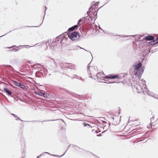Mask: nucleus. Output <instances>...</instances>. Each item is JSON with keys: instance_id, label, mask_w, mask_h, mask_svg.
Instances as JSON below:
<instances>
[{"instance_id": "nucleus-1", "label": "nucleus", "mask_w": 158, "mask_h": 158, "mask_svg": "<svg viewBox=\"0 0 158 158\" xmlns=\"http://www.w3.org/2000/svg\"><path fill=\"white\" fill-rule=\"evenodd\" d=\"M144 68L145 67L142 66L141 62L139 60L138 62H135L133 63L132 66L130 69V71L132 73H134L135 76L140 80L142 75L144 72Z\"/></svg>"}, {"instance_id": "nucleus-2", "label": "nucleus", "mask_w": 158, "mask_h": 158, "mask_svg": "<svg viewBox=\"0 0 158 158\" xmlns=\"http://www.w3.org/2000/svg\"><path fill=\"white\" fill-rule=\"evenodd\" d=\"M143 40L146 41H151L150 42L147 43V45L150 47L151 46L155 45L158 44V38L155 39L153 35H150L148 34L147 35L145 36L143 38Z\"/></svg>"}, {"instance_id": "nucleus-3", "label": "nucleus", "mask_w": 158, "mask_h": 158, "mask_svg": "<svg viewBox=\"0 0 158 158\" xmlns=\"http://www.w3.org/2000/svg\"><path fill=\"white\" fill-rule=\"evenodd\" d=\"M52 61L53 64L51 65L50 69L52 70L54 72H57L59 70H60L61 69H63V66L64 65V64L56 62L53 60H52Z\"/></svg>"}, {"instance_id": "nucleus-4", "label": "nucleus", "mask_w": 158, "mask_h": 158, "mask_svg": "<svg viewBox=\"0 0 158 158\" xmlns=\"http://www.w3.org/2000/svg\"><path fill=\"white\" fill-rule=\"evenodd\" d=\"M0 69L4 74H6L11 70L13 71L14 68L10 65H0Z\"/></svg>"}, {"instance_id": "nucleus-5", "label": "nucleus", "mask_w": 158, "mask_h": 158, "mask_svg": "<svg viewBox=\"0 0 158 158\" xmlns=\"http://www.w3.org/2000/svg\"><path fill=\"white\" fill-rule=\"evenodd\" d=\"M67 35L69 38L73 41L78 40L79 36H77V31H75L72 33H68Z\"/></svg>"}, {"instance_id": "nucleus-6", "label": "nucleus", "mask_w": 158, "mask_h": 158, "mask_svg": "<svg viewBox=\"0 0 158 158\" xmlns=\"http://www.w3.org/2000/svg\"><path fill=\"white\" fill-rule=\"evenodd\" d=\"M20 144L21 146L22 150L23 149V152L22 153V158H24V157L25 156V153L26 152L25 151L24 148L26 147V145L24 140L23 139L20 140Z\"/></svg>"}, {"instance_id": "nucleus-7", "label": "nucleus", "mask_w": 158, "mask_h": 158, "mask_svg": "<svg viewBox=\"0 0 158 158\" xmlns=\"http://www.w3.org/2000/svg\"><path fill=\"white\" fill-rule=\"evenodd\" d=\"M45 73L44 69H39L36 72L35 76L37 77H40L44 76V73Z\"/></svg>"}, {"instance_id": "nucleus-8", "label": "nucleus", "mask_w": 158, "mask_h": 158, "mask_svg": "<svg viewBox=\"0 0 158 158\" xmlns=\"http://www.w3.org/2000/svg\"><path fill=\"white\" fill-rule=\"evenodd\" d=\"M120 77L119 75H116L110 74L108 76H106L105 79H107L108 80L113 79H119Z\"/></svg>"}, {"instance_id": "nucleus-9", "label": "nucleus", "mask_w": 158, "mask_h": 158, "mask_svg": "<svg viewBox=\"0 0 158 158\" xmlns=\"http://www.w3.org/2000/svg\"><path fill=\"white\" fill-rule=\"evenodd\" d=\"M91 6L90 7H92L91 10V11H93L92 13H91V15H93L94 16V17H95V16L96 15H95V11H94L98 8V5H96V3H94L93 5L92 3L91 4Z\"/></svg>"}, {"instance_id": "nucleus-10", "label": "nucleus", "mask_w": 158, "mask_h": 158, "mask_svg": "<svg viewBox=\"0 0 158 158\" xmlns=\"http://www.w3.org/2000/svg\"><path fill=\"white\" fill-rule=\"evenodd\" d=\"M46 94L48 98H54L56 97V94L52 92L46 93Z\"/></svg>"}, {"instance_id": "nucleus-11", "label": "nucleus", "mask_w": 158, "mask_h": 158, "mask_svg": "<svg viewBox=\"0 0 158 158\" xmlns=\"http://www.w3.org/2000/svg\"><path fill=\"white\" fill-rule=\"evenodd\" d=\"M91 7H90L89 8V10L87 12V16L85 17L86 18H87L89 16V17L88 19V20L90 21H93V18L90 15V13L92 12V11L91 10Z\"/></svg>"}, {"instance_id": "nucleus-12", "label": "nucleus", "mask_w": 158, "mask_h": 158, "mask_svg": "<svg viewBox=\"0 0 158 158\" xmlns=\"http://www.w3.org/2000/svg\"><path fill=\"white\" fill-rule=\"evenodd\" d=\"M4 91L6 92L8 95H10L11 97L14 98V95L13 94L12 92H11L6 87H4L3 88Z\"/></svg>"}, {"instance_id": "nucleus-13", "label": "nucleus", "mask_w": 158, "mask_h": 158, "mask_svg": "<svg viewBox=\"0 0 158 158\" xmlns=\"http://www.w3.org/2000/svg\"><path fill=\"white\" fill-rule=\"evenodd\" d=\"M35 94L37 95H38L40 96H42L45 98H46V93H43L39 91H35Z\"/></svg>"}, {"instance_id": "nucleus-14", "label": "nucleus", "mask_w": 158, "mask_h": 158, "mask_svg": "<svg viewBox=\"0 0 158 158\" xmlns=\"http://www.w3.org/2000/svg\"><path fill=\"white\" fill-rule=\"evenodd\" d=\"M62 34L57 36L55 39H54L53 40V42H54L55 44V45H56L57 44L59 43V42L60 40V37L62 35Z\"/></svg>"}, {"instance_id": "nucleus-15", "label": "nucleus", "mask_w": 158, "mask_h": 158, "mask_svg": "<svg viewBox=\"0 0 158 158\" xmlns=\"http://www.w3.org/2000/svg\"><path fill=\"white\" fill-rule=\"evenodd\" d=\"M157 44L153 46L152 47V46H151V48H152L150 49V52L151 53H152L153 52H156L157 50H158V48H155V47H156V45Z\"/></svg>"}, {"instance_id": "nucleus-16", "label": "nucleus", "mask_w": 158, "mask_h": 158, "mask_svg": "<svg viewBox=\"0 0 158 158\" xmlns=\"http://www.w3.org/2000/svg\"><path fill=\"white\" fill-rule=\"evenodd\" d=\"M86 19V17H83L82 18L80 19L77 22L78 25L81 26V24L80 23L81 22H82L83 23H85V21H83V19Z\"/></svg>"}, {"instance_id": "nucleus-17", "label": "nucleus", "mask_w": 158, "mask_h": 158, "mask_svg": "<svg viewBox=\"0 0 158 158\" xmlns=\"http://www.w3.org/2000/svg\"><path fill=\"white\" fill-rule=\"evenodd\" d=\"M78 47H79V45H76V46H73L71 45L69 48V49L70 50H78Z\"/></svg>"}, {"instance_id": "nucleus-18", "label": "nucleus", "mask_w": 158, "mask_h": 158, "mask_svg": "<svg viewBox=\"0 0 158 158\" xmlns=\"http://www.w3.org/2000/svg\"><path fill=\"white\" fill-rule=\"evenodd\" d=\"M65 64H68L69 65H68L67 67L68 68L71 69H74V65L72 64L69 63H64Z\"/></svg>"}, {"instance_id": "nucleus-19", "label": "nucleus", "mask_w": 158, "mask_h": 158, "mask_svg": "<svg viewBox=\"0 0 158 158\" xmlns=\"http://www.w3.org/2000/svg\"><path fill=\"white\" fill-rule=\"evenodd\" d=\"M18 87L24 90H25L27 89L25 85L21 83H20Z\"/></svg>"}, {"instance_id": "nucleus-20", "label": "nucleus", "mask_w": 158, "mask_h": 158, "mask_svg": "<svg viewBox=\"0 0 158 158\" xmlns=\"http://www.w3.org/2000/svg\"><path fill=\"white\" fill-rule=\"evenodd\" d=\"M16 118H17L16 119V120H19L21 121H25V122H40V121H38V120L24 121H23V120L21 119L19 117H18L17 116V117H16Z\"/></svg>"}, {"instance_id": "nucleus-21", "label": "nucleus", "mask_w": 158, "mask_h": 158, "mask_svg": "<svg viewBox=\"0 0 158 158\" xmlns=\"http://www.w3.org/2000/svg\"><path fill=\"white\" fill-rule=\"evenodd\" d=\"M99 74H101V73H100L99 72H98L96 75V77L98 81V82H102L101 80L103 79H101L99 77Z\"/></svg>"}, {"instance_id": "nucleus-22", "label": "nucleus", "mask_w": 158, "mask_h": 158, "mask_svg": "<svg viewBox=\"0 0 158 158\" xmlns=\"http://www.w3.org/2000/svg\"><path fill=\"white\" fill-rule=\"evenodd\" d=\"M77 96H78V97L77 98L80 99V100H82L85 98V96L82 94V95H79V94H77Z\"/></svg>"}, {"instance_id": "nucleus-23", "label": "nucleus", "mask_w": 158, "mask_h": 158, "mask_svg": "<svg viewBox=\"0 0 158 158\" xmlns=\"http://www.w3.org/2000/svg\"><path fill=\"white\" fill-rule=\"evenodd\" d=\"M66 137L65 135L64 134L63 135H62L61 137L60 138V139L62 141H64V140L66 141Z\"/></svg>"}, {"instance_id": "nucleus-24", "label": "nucleus", "mask_w": 158, "mask_h": 158, "mask_svg": "<svg viewBox=\"0 0 158 158\" xmlns=\"http://www.w3.org/2000/svg\"><path fill=\"white\" fill-rule=\"evenodd\" d=\"M41 65L39 64H35L34 66V69L36 70H38L39 69H40L39 68L40 66H41Z\"/></svg>"}, {"instance_id": "nucleus-25", "label": "nucleus", "mask_w": 158, "mask_h": 158, "mask_svg": "<svg viewBox=\"0 0 158 158\" xmlns=\"http://www.w3.org/2000/svg\"><path fill=\"white\" fill-rule=\"evenodd\" d=\"M55 44L54 42H52V43H51V44H50L49 45V48H50L52 49V50H54V46L55 45Z\"/></svg>"}, {"instance_id": "nucleus-26", "label": "nucleus", "mask_w": 158, "mask_h": 158, "mask_svg": "<svg viewBox=\"0 0 158 158\" xmlns=\"http://www.w3.org/2000/svg\"><path fill=\"white\" fill-rule=\"evenodd\" d=\"M48 154L49 155H51L49 153L47 152H45L43 153L42 154H40L39 156H38L36 158H40L42 156H44L46 154Z\"/></svg>"}, {"instance_id": "nucleus-27", "label": "nucleus", "mask_w": 158, "mask_h": 158, "mask_svg": "<svg viewBox=\"0 0 158 158\" xmlns=\"http://www.w3.org/2000/svg\"><path fill=\"white\" fill-rule=\"evenodd\" d=\"M11 81L14 83V85L15 86H17L18 87H19V84H20L19 82H17V81H15L14 80H12Z\"/></svg>"}, {"instance_id": "nucleus-28", "label": "nucleus", "mask_w": 158, "mask_h": 158, "mask_svg": "<svg viewBox=\"0 0 158 158\" xmlns=\"http://www.w3.org/2000/svg\"><path fill=\"white\" fill-rule=\"evenodd\" d=\"M11 81L14 83V85L15 86H17L18 87H19V84H20L19 82H17V81H15L14 80H12Z\"/></svg>"}, {"instance_id": "nucleus-29", "label": "nucleus", "mask_w": 158, "mask_h": 158, "mask_svg": "<svg viewBox=\"0 0 158 158\" xmlns=\"http://www.w3.org/2000/svg\"><path fill=\"white\" fill-rule=\"evenodd\" d=\"M42 23H43V22L39 26H23V27L22 28H19V29H22V28H25V27H40L42 25Z\"/></svg>"}, {"instance_id": "nucleus-30", "label": "nucleus", "mask_w": 158, "mask_h": 158, "mask_svg": "<svg viewBox=\"0 0 158 158\" xmlns=\"http://www.w3.org/2000/svg\"><path fill=\"white\" fill-rule=\"evenodd\" d=\"M103 6H101L100 7H99V8L97 10H96L95 11V12H96V15L95 16V17H94V21H95V19L97 18V13H98V10L100 9V8H101Z\"/></svg>"}, {"instance_id": "nucleus-31", "label": "nucleus", "mask_w": 158, "mask_h": 158, "mask_svg": "<svg viewBox=\"0 0 158 158\" xmlns=\"http://www.w3.org/2000/svg\"><path fill=\"white\" fill-rule=\"evenodd\" d=\"M149 135V132L148 131H147L143 135V136H144V138H145V139L146 138H147L148 137Z\"/></svg>"}, {"instance_id": "nucleus-32", "label": "nucleus", "mask_w": 158, "mask_h": 158, "mask_svg": "<svg viewBox=\"0 0 158 158\" xmlns=\"http://www.w3.org/2000/svg\"><path fill=\"white\" fill-rule=\"evenodd\" d=\"M137 36V35H123V37H129L128 38V39H130V37L131 36H132L133 37V38H135V37Z\"/></svg>"}, {"instance_id": "nucleus-33", "label": "nucleus", "mask_w": 158, "mask_h": 158, "mask_svg": "<svg viewBox=\"0 0 158 158\" xmlns=\"http://www.w3.org/2000/svg\"><path fill=\"white\" fill-rule=\"evenodd\" d=\"M145 139V138L144 136H142L141 137L138 138L137 139L138 142H140L143 140Z\"/></svg>"}, {"instance_id": "nucleus-34", "label": "nucleus", "mask_w": 158, "mask_h": 158, "mask_svg": "<svg viewBox=\"0 0 158 158\" xmlns=\"http://www.w3.org/2000/svg\"><path fill=\"white\" fill-rule=\"evenodd\" d=\"M145 85V86H144V88H145V89H146V90L147 91V94L148 95L151 96V95L149 94V93H150V91H149V90L148 89V88L147 87V86L145 84V85Z\"/></svg>"}, {"instance_id": "nucleus-35", "label": "nucleus", "mask_w": 158, "mask_h": 158, "mask_svg": "<svg viewBox=\"0 0 158 158\" xmlns=\"http://www.w3.org/2000/svg\"><path fill=\"white\" fill-rule=\"evenodd\" d=\"M140 129V128L137 127L133 130L132 131L133 133H136L137 131Z\"/></svg>"}, {"instance_id": "nucleus-36", "label": "nucleus", "mask_w": 158, "mask_h": 158, "mask_svg": "<svg viewBox=\"0 0 158 158\" xmlns=\"http://www.w3.org/2000/svg\"><path fill=\"white\" fill-rule=\"evenodd\" d=\"M65 153V152H64L63 154H62V155H54V154H52V155L51 154L50 155H52V156H55V157H60L62 156L63 155H64Z\"/></svg>"}, {"instance_id": "nucleus-37", "label": "nucleus", "mask_w": 158, "mask_h": 158, "mask_svg": "<svg viewBox=\"0 0 158 158\" xmlns=\"http://www.w3.org/2000/svg\"><path fill=\"white\" fill-rule=\"evenodd\" d=\"M83 125L84 127L88 126L89 127H91L90 126V124L85 122L83 123Z\"/></svg>"}, {"instance_id": "nucleus-38", "label": "nucleus", "mask_w": 158, "mask_h": 158, "mask_svg": "<svg viewBox=\"0 0 158 158\" xmlns=\"http://www.w3.org/2000/svg\"><path fill=\"white\" fill-rule=\"evenodd\" d=\"M103 80L106 81V82H103L104 83L108 84L112 83V82H111L112 81H109V80H106L105 79H103Z\"/></svg>"}, {"instance_id": "nucleus-39", "label": "nucleus", "mask_w": 158, "mask_h": 158, "mask_svg": "<svg viewBox=\"0 0 158 158\" xmlns=\"http://www.w3.org/2000/svg\"><path fill=\"white\" fill-rule=\"evenodd\" d=\"M18 48L17 47H13L12 51L16 52L18 51L20 48Z\"/></svg>"}, {"instance_id": "nucleus-40", "label": "nucleus", "mask_w": 158, "mask_h": 158, "mask_svg": "<svg viewBox=\"0 0 158 158\" xmlns=\"http://www.w3.org/2000/svg\"><path fill=\"white\" fill-rule=\"evenodd\" d=\"M36 44L35 45H34L33 46H29V45H26V46H24V45H23V46H22V47H24V46H25V47L27 48H30V47H34V46H35V45H37V44Z\"/></svg>"}, {"instance_id": "nucleus-41", "label": "nucleus", "mask_w": 158, "mask_h": 158, "mask_svg": "<svg viewBox=\"0 0 158 158\" xmlns=\"http://www.w3.org/2000/svg\"><path fill=\"white\" fill-rule=\"evenodd\" d=\"M74 29L73 28V27H72L69 28L68 30V31H73L74 30Z\"/></svg>"}, {"instance_id": "nucleus-42", "label": "nucleus", "mask_w": 158, "mask_h": 158, "mask_svg": "<svg viewBox=\"0 0 158 158\" xmlns=\"http://www.w3.org/2000/svg\"><path fill=\"white\" fill-rule=\"evenodd\" d=\"M21 46H22V45H20L19 46H18L17 47L15 45H13V46H12L11 47H8V48H13V47L19 48V47H21Z\"/></svg>"}, {"instance_id": "nucleus-43", "label": "nucleus", "mask_w": 158, "mask_h": 158, "mask_svg": "<svg viewBox=\"0 0 158 158\" xmlns=\"http://www.w3.org/2000/svg\"><path fill=\"white\" fill-rule=\"evenodd\" d=\"M90 54L92 56V60H91V61L88 64V65H87V68H90V64L91 62L92 61V60H93V56H92V54H91V52H90Z\"/></svg>"}, {"instance_id": "nucleus-44", "label": "nucleus", "mask_w": 158, "mask_h": 158, "mask_svg": "<svg viewBox=\"0 0 158 158\" xmlns=\"http://www.w3.org/2000/svg\"><path fill=\"white\" fill-rule=\"evenodd\" d=\"M108 34H111L112 35H115V36H123V35H116L114 33H109L108 32L106 33Z\"/></svg>"}, {"instance_id": "nucleus-45", "label": "nucleus", "mask_w": 158, "mask_h": 158, "mask_svg": "<svg viewBox=\"0 0 158 158\" xmlns=\"http://www.w3.org/2000/svg\"><path fill=\"white\" fill-rule=\"evenodd\" d=\"M17 29H18V28H17V29H14V30H12V31H10L9 32H7V33H6V34H5V35H2V36H0V37H3V36H5V35H6V34H8V33H10V32H11L12 31H14V30H17Z\"/></svg>"}, {"instance_id": "nucleus-46", "label": "nucleus", "mask_w": 158, "mask_h": 158, "mask_svg": "<svg viewBox=\"0 0 158 158\" xmlns=\"http://www.w3.org/2000/svg\"><path fill=\"white\" fill-rule=\"evenodd\" d=\"M76 78L82 81H84L85 80L84 79L82 78L81 77H76Z\"/></svg>"}, {"instance_id": "nucleus-47", "label": "nucleus", "mask_w": 158, "mask_h": 158, "mask_svg": "<svg viewBox=\"0 0 158 158\" xmlns=\"http://www.w3.org/2000/svg\"><path fill=\"white\" fill-rule=\"evenodd\" d=\"M46 45L47 48H48V46L49 47L50 43L49 42V40H48V42L46 43Z\"/></svg>"}, {"instance_id": "nucleus-48", "label": "nucleus", "mask_w": 158, "mask_h": 158, "mask_svg": "<svg viewBox=\"0 0 158 158\" xmlns=\"http://www.w3.org/2000/svg\"><path fill=\"white\" fill-rule=\"evenodd\" d=\"M144 36V35H137V36H138V40H140V38L141 37H142Z\"/></svg>"}, {"instance_id": "nucleus-49", "label": "nucleus", "mask_w": 158, "mask_h": 158, "mask_svg": "<svg viewBox=\"0 0 158 158\" xmlns=\"http://www.w3.org/2000/svg\"><path fill=\"white\" fill-rule=\"evenodd\" d=\"M47 9V7L46 6H45V10H44V18H43V20H44V16H45V14H46V10Z\"/></svg>"}, {"instance_id": "nucleus-50", "label": "nucleus", "mask_w": 158, "mask_h": 158, "mask_svg": "<svg viewBox=\"0 0 158 158\" xmlns=\"http://www.w3.org/2000/svg\"><path fill=\"white\" fill-rule=\"evenodd\" d=\"M62 89L63 90H64L66 92H67L68 93L70 94V91H69V90H67V89H64V88H62Z\"/></svg>"}, {"instance_id": "nucleus-51", "label": "nucleus", "mask_w": 158, "mask_h": 158, "mask_svg": "<svg viewBox=\"0 0 158 158\" xmlns=\"http://www.w3.org/2000/svg\"><path fill=\"white\" fill-rule=\"evenodd\" d=\"M82 36V35L80 33H79L78 32H77V36H79L78 38V40H79L80 38V37Z\"/></svg>"}, {"instance_id": "nucleus-52", "label": "nucleus", "mask_w": 158, "mask_h": 158, "mask_svg": "<svg viewBox=\"0 0 158 158\" xmlns=\"http://www.w3.org/2000/svg\"><path fill=\"white\" fill-rule=\"evenodd\" d=\"M73 27L74 30H75L76 28H77L78 27V25L77 24V25H74Z\"/></svg>"}, {"instance_id": "nucleus-53", "label": "nucleus", "mask_w": 158, "mask_h": 158, "mask_svg": "<svg viewBox=\"0 0 158 158\" xmlns=\"http://www.w3.org/2000/svg\"><path fill=\"white\" fill-rule=\"evenodd\" d=\"M78 48H80V49H83V50H85V51H87V52H89L90 53V52H88V51H87V50H85V48H82L81 47H80L79 46V47H78Z\"/></svg>"}, {"instance_id": "nucleus-54", "label": "nucleus", "mask_w": 158, "mask_h": 158, "mask_svg": "<svg viewBox=\"0 0 158 158\" xmlns=\"http://www.w3.org/2000/svg\"><path fill=\"white\" fill-rule=\"evenodd\" d=\"M141 80L143 82V85H145L146 81L145 80H143V79H142Z\"/></svg>"}, {"instance_id": "nucleus-55", "label": "nucleus", "mask_w": 158, "mask_h": 158, "mask_svg": "<svg viewBox=\"0 0 158 158\" xmlns=\"http://www.w3.org/2000/svg\"><path fill=\"white\" fill-rule=\"evenodd\" d=\"M118 82V81H112V83H118L119 82Z\"/></svg>"}, {"instance_id": "nucleus-56", "label": "nucleus", "mask_w": 158, "mask_h": 158, "mask_svg": "<svg viewBox=\"0 0 158 158\" xmlns=\"http://www.w3.org/2000/svg\"><path fill=\"white\" fill-rule=\"evenodd\" d=\"M11 114L15 118L17 117V115L14 114L12 113Z\"/></svg>"}, {"instance_id": "nucleus-57", "label": "nucleus", "mask_w": 158, "mask_h": 158, "mask_svg": "<svg viewBox=\"0 0 158 158\" xmlns=\"http://www.w3.org/2000/svg\"><path fill=\"white\" fill-rule=\"evenodd\" d=\"M71 146V144H70L68 146V147L67 148V150H66V151L65 152V153L67 151V150L69 148H70V146Z\"/></svg>"}, {"instance_id": "nucleus-58", "label": "nucleus", "mask_w": 158, "mask_h": 158, "mask_svg": "<svg viewBox=\"0 0 158 158\" xmlns=\"http://www.w3.org/2000/svg\"><path fill=\"white\" fill-rule=\"evenodd\" d=\"M100 132V131H99V130H96L95 131V132L97 133V134H98Z\"/></svg>"}, {"instance_id": "nucleus-59", "label": "nucleus", "mask_w": 158, "mask_h": 158, "mask_svg": "<svg viewBox=\"0 0 158 158\" xmlns=\"http://www.w3.org/2000/svg\"><path fill=\"white\" fill-rule=\"evenodd\" d=\"M154 117H152V118H151V119H150V120H151V122L152 121V120H154Z\"/></svg>"}, {"instance_id": "nucleus-60", "label": "nucleus", "mask_w": 158, "mask_h": 158, "mask_svg": "<svg viewBox=\"0 0 158 158\" xmlns=\"http://www.w3.org/2000/svg\"><path fill=\"white\" fill-rule=\"evenodd\" d=\"M99 29H101V30H102L105 33H106V32H105L103 30V29L100 27V26H99Z\"/></svg>"}, {"instance_id": "nucleus-61", "label": "nucleus", "mask_w": 158, "mask_h": 158, "mask_svg": "<svg viewBox=\"0 0 158 158\" xmlns=\"http://www.w3.org/2000/svg\"><path fill=\"white\" fill-rule=\"evenodd\" d=\"M78 77V76L77 75H74V77L73 78H76V77Z\"/></svg>"}, {"instance_id": "nucleus-62", "label": "nucleus", "mask_w": 158, "mask_h": 158, "mask_svg": "<svg viewBox=\"0 0 158 158\" xmlns=\"http://www.w3.org/2000/svg\"><path fill=\"white\" fill-rule=\"evenodd\" d=\"M92 155H93V157H98V156H97L96 155H94V154L93 153H92Z\"/></svg>"}, {"instance_id": "nucleus-63", "label": "nucleus", "mask_w": 158, "mask_h": 158, "mask_svg": "<svg viewBox=\"0 0 158 158\" xmlns=\"http://www.w3.org/2000/svg\"><path fill=\"white\" fill-rule=\"evenodd\" d=\"M87 70H88V72L89 73V72H90L89 68H87Z\"/></svg>"}, {"instance_id": "nucleus-64", "label": "nucleus", "mask_w": 158, "mask_h": 158, "mask_svg": "<svg viewBox=\"0 0 158 158\" xmlns=\"http://www.w3.org/2000/svg\"><path fill=\"white\" fill-rule=\"evenodd\" d=\"M103 123L104 124H106L107 123V122H106L105 121H103Z\"/></svg>"}]
</instances>
